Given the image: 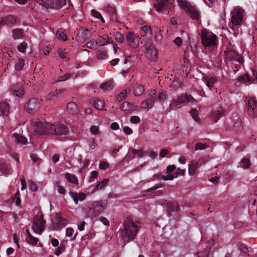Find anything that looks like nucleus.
<instances>
[{
    "label": "nucleus",
    "mask_w": 257,
    "mask_h": 257,
    "mask_svg": "<svg viewBox=\"0 0 257 257\" xmlns=\"http://www.w3.org/2000/svg\"><path fill=\"white\" fill-rule=\"evenodd\" d=\"M139 221L136 219L130 217L125 220L123 226L119 230V236L126 244L133 241L139 230Z\"/></svg>",
    "instance_id": "1"
},
{
    "label": "nucleus",
    "mask_w": 257,
    "mask_h": 257,
    "mask_svg": "<svg viewBox=\"0 0 257 257\" xmlns=\"http://www.w3.org/2000/svg\"><path fill=\"white\" fill-rule=\"evenodd\" d=\"M33 127L34 133L38 135H51L53 131V124L44 120H37Z\"/></svg>",
    "instance_id": "2"
},
{
    "label": "nucleus",
    "mask_w": 257,
    "mask_h": 257,
    "mask_svg": "<svg viewBox=\"0 0 257 257\" xmlns=\"http://www.w3.org/2000/svg\"><path fill=\"white\" fill-rule=\"evenodd\" d=\"M52 130V133L51 135H54L59 140L70 138L69 128L63 124L59 123L57 125L53 124Z\"/></svg>",
    "instance_id": "3"
},
{
    "label": "nucleus",
    "mask_w": 257,
    "mask_h": 257,
    "mask_svg": "<svg viewBox=\"0 0 257 257\" xmlns=\"http://www.w3.org/2000/svg\"><path fill=\"white\" fill-rule=\"evenodd\" d=\"M201 38L203 44L206 47L217 46V36L206 29L201 30Z\"/></svg>",
    "instance_id": "4"
},
{
    "label": "nucleus",
    "mask_w": 257,
    "mask_h": 257,
    "mask_svg": "<svg viewBox=\"0 0 257 257\" xmlns=\"http://www.w3.org/2000/svg\"><path fill=\"white\" fill-rule=\"evenodd\" d=\"M36 2L47 9L59 10L65 4V0H35Z\"/></svg>",
    "instance_id": "5"
},
{
    "label": "nucleus",
    "mask_w": 257,
    "mask_h": 257,
    "mask_svg": "<svg viewBox=\"0 0 257 257\" xmlns=\"http://www.w3.org/2000/svg\"><path fill=\"white\" fill-rule=\"evenodd\" d=\"M195 99L189 94H181L179 95L176 99H173L170 104V107L171 108H180V105L186 102H192L194 101Z\"/></svg>",
    "instance_id": "6"
},
{
    "label": "nucleus",
    "mask_w": 257,
    "mask_h": 257,
    "mask_svg": "<svg viewBox=\"0 0 257 257\" xmlns=\"http://www.w3.org/2000/svg\"><path fill=\"white\" fill-rule=\"evenodd\" d=\"M42 100L33 97L25 104L24 110L29 113H34L37 112L41 107Z\"/></svg>",
    "instance_id": "7"
},
{
    "label": "nucleus",
    "mask_w": 257,
    "mask_h": 257,
    "mask_svg": "<svg viewBox=\"0 0 257 257\" xmlns=\"http://www.w3.org/2000/svg\"><path fill=\"white\" fill-rule=\"evenodd\" d=\"M244 10L239 7H234L231 12V22L233 25L241 24L243 20Z\"/></svg>",
    "instance_id": "8"
},
{
    "label": "nucleus",
    "mask_w": 257,
    "mask_h": 257,
    "mask_svg": "<svg viewBox=\"0 0 257 257\" xmlns=\"http://www.w3.org/2000/svg\"><path fill=\"white\" fill-rule=\"evenodd\" d=\"M46 221L42 215L34 218L32 229L35 233L41 234L45 229Z\"/></svg>",
    "instance_id": "9"
},
{
    "label": "nucleus",
    "mask_w": 257,
    "mask_h": 257,
    "mask_svg": "<svg viewBox=\"0 0 257 257\" xmlns=\"http://www.w3.org/2000/svg\"><path fill=\"white\" fill-rule=\"evenodd\" d=\"M173 7V4L168 0H159L155 4L156 10L163 14H168Z\"/></svg>",
    "instance_id": "10"
},
{
    "label": "nucleus",
    "mask_w": 257,
    "mask_h": 257,
    "mask_svg": "<svg viewBox=\"0 0 257 257\" xmlns=\"http://www.w3.org/2000/svg\"><path fill=\"white\" fill-rule=\"evenodd\" d=\"M246 111L251 117L257 116V100L255 98H251L248 100Z\"/></svg>",
    "instance_id": "11"
},
{
    "label": "nucleus",
    "mask_w": 257,
    "mask_h": 257,
    "mask_svg": "<svg viewBox=\"0 0 257 257\" xmlns=\"http://www.w3.org/2000/svg\"><path fill=\"white\" fill-rule=\"evenodd\" d=\"M67 223V220L61 216L56 214V216L52 220V227L54 230H58L63 228Z\"/></svg>",
    "instance_id": "12"
},
{
    "label": "nucleus",
    "mask_w": 257,
    "mask_h": 257,
    "mask_svg": "<svg viewBox=\"0 0 257 257\" xmlns=\"http://www.w3.org/2000/svg\"><path fill=\"white\" fill-rule=\"evenodd\" d=\"M202 80L205 83L206 85L209 88V90H212L218 80L215 75H207L204 76Z\"/></svg>",
    "instance_id": "13"
},
{
    "label": "nucleus",
    "mask_w": 257,
    "mask_h": 257,
    "mask_svg": "<svg viewBox=\"0 0 257 257\" xmlns=\"http://www.w3.org/2000/svg\"><path fill=\"white\" fill-rule=\"evenodd\" d=\"M225 115L224 110L222 107H218L213 110L210 115V117L214 122H217L218 120L224 116Z\"/></svg>",
    "instance_id": "14"
},
{
    "label": "nucleus",
    "mask_w": 257,
    "mask_h": 257,
    "mask_svg": "<svg viewBox=\"0 0 257 257\" xmlns=\"http://www.w3.org/2000/svg\"><path fill=\"white\" fill-rule=\"evenodd\" d=\"M155 94V90H152L149 94L148 99L144 101L142 103V108L143 109H147L151 108L154 105V96Z\"/></svg>",
    "instance_id": "15"
},
{
    "label": "nucleus",
    "mask_w": 257,
    "mask_h": 257,
    "mask_svg": "<svg viewBox=\"0 0 257 257\" xmlns=\"http://www.w3.org/2000/svg\"><path fill=\"white\" fill-rule=\"evenodd\" d=\"M158 50L151 45H148L146 48L147 57L151 60L155 61L157 59Z\"/></svg>",
    "instance_id": "16"
},
{
    "label": "nucleus",
    "mask_w": 257,
    "mask_h": 257,
    "mask_svg": "<svg viewBox=\"0 0 257 257\" xmlns=\"http://www.w3.org/2000/svg\"><path fill=\"white\" fill-rule=\"evenodd\" d=\"M69 194L76 204L79 201H83L86 198V194L83 192H69Z\"/></svg>",
    "instance_id": "17"
},
{
    "label": "nucleus",
    "mask_w": 257,
    "mask_h": 257,
    "mask_svg": "<svg viewBox=\"0 0 257 257\" xmlns=\"http://www.w3.org/2000/svg\"><path fill=\"white\" fill-rule=\"evenodd\" d=\"M201 166L199 161L193 160L191 161L189 165L188 172L189 175H193L198 169Z\"/></svg>",
    "instance_id": "18"
},
{
    "label": "nucleus",
    "mask_w": 257,
    "mask_h": 257,
    "mask_svg": "<svg viewBox=\"0 0 257 257\" xmlns=\"http://www.w3.org/2000/svg\"><path fill=\"white\" fill-rule=\"evenodd\" d=\"M186 13L192 20L196 21H198L199 20L200 14L195 7L192 6L189 11Z\"/></svg>",
    "instance_id": "19"
},
{
    "label": "nucleus",
    "mask_w": 257,
    "mask_h": 257,
    "mask_svg": "<svg viewBox=\"0 0 257 257\" xmlns=\"http://www.w3.org/2000/svg\"><path fill=\"white\" fill-rule=\"evenodd\" d=\"M98 45L100 46H103L112 43L111 38L107 35H103L99 37L97 40Z\"/></svg>",
    "instance_id": "20"
},
{
    "label": "nucleus",
    "mask_w": 257,
    "mask_h": 257,
    "mask_svg": "<svg viewBox=\"0 0 257 257\" xmlns=\"http://www.w3.org/2000/svg\"><path fill=\"white\" fill-rule=\"evenodd\" d=\"M126 40L131 44H133L134 46H137L139 44L140 38L132 32H129L126 37Z\"/></svg>",
    "instance_id": "21"
},
{
    "label": "nucleus",
    "mask_w": 257,
    "mask_h": 257,
    "mask_svg": "<svg viewBox=\"0 0 257 257\" xmlns=\"http://www.w3.org/2000/svg\"><path fill=\"white\" fill-rule=\"evenodd\" d=\"M74 151H67L65 155L64 156V160L66 162L68 163L70 166H73L75 163L74 160Z\"/></svg>",
    "instance_id": "22"
},
{
    "label": "nucleus",
    "mask_w": 257,
    "mask_h": 257,
    "mask_svg": "<svg viewBox=\"0 0 257 257\" xmlns=\"http://www.w3.org/2000/svg\"><path fill=\"white\" fill-rule=\"evenodd\" d=\"M230 122H233L231 119L227 120L226 121V124H228L229 128H233L235 131H238L241 127V120L237 118L236 119L234 120L233 124L229 125Z\"/></svg>",
    "instance_id": "23"
},
{
    "label": "nucleus",
    "mask_w": 257,
    "mask_h": 257,
    "mask_svg": "<svg viewBox=\"0 0 257 257\" xmlns=\"http://www.w3.org/2000/svg\"><path fill=\"white\" fill-rule=\"evenodd\" d=\"M108 57L107 51L105 48H100L96 52V58L99 60H105Z\"/></svg>",
    "instance_id": "24"
},
{
    "label": "nucleus",
    "mask_w": 257,
    "mask_h": 257,
    "mask_svg": "<svg viewBox=\"0 0 257 257\" xmlns=\"http://www.w3.org/2000/svg\"><path fill=\"white\" fill-rule=\"evenodd\" d=\"M141 35L142 37H146L148 39H150L152 36L151 27L149 26H145L142 27Z\"/></svg>",
    "instance_id": "25"
},
{
    "label": "nucleus",
    "mask_w": 257,
    "mask_h": 257,
    "mask_svg": "<svg viewBox=\"0 0 257 257\" xmlns=\"http://www.w3.org/2000/svg\"><path fill=\"white\" fill-rule=\"evenodd\" d=\"M67 110L69 113L72 114H76L78 112L77 105L73 102H69L67 104Z\"/></svg>",
    "instance_id": "26"
},
{
    "label": "nucleus",
    "mask_w": 257,
    "mask_h": 257,
    "mask_svg": "<svg viewBox=\"0 0 257 257\" xmlns=\"http://www.w3.org/2000/svg\"><path fill=\"white\" fill-rule=\"evenodd\" d=\"M66 179L68 182L74 185H77L78 184V180L76 175L69 173H66L65 174Z\"/></svg>",
    "instance_id": "27"
},
{
    "label": "nucleus",
    "mask_w": 257,
    "mask_h": 257,
    "mask_svg": "<svg viewBox=\"0 0 257 257\" xmlns=\"http://www.w3.org/2000/svg\"><path fill=\"white\" fill-rule=\"evenodd\" d=\"M0 111L5 116H8L10 113V107L8 103L2 102L0 103Z\"/></svg>",
    "instance_id": "28"
},
{
    "label": "nucleus",
    "mask_w": 257,
    "mask_h": 257,
    "mask_svg": "<svg viewBox=\"0 0 257 257\" xmlns=\"http://www.w3.org/2000/svg\"><path fill=\"white\" fill-rule=\"evenodd\" d=\"M109 180V179H104L102 181L99 182L94 187L93 192H96L98 190H103L107 186Z\"/></svg>",
    "instance_id": "29"
},
{
    "label": "nucleus",
    "mask_w": 257,
    "mask_h": 257,
    "mask_svg": "<svg viewBox=\"0 0 257 257\" xmlns=\"http://www.w3.org/2000/svg\"><path fill=\"white\" fill-rule=\"evenodd\" d=\"M13 37L14 40L22 39L24 37L23 31L22 29H16L12 31Z\"/></svg>",
    "instance_id": "30"
},
{
    "label": "nucleus",
    "mask_w": 257,
    "mask_h": 257,
    "mask_svg": "<svg viewBox=\"0 0 257 257\" xmlns=\"http://www.w3.org/2000/svg\"><path fill=\"white\" fill-rule=\"evenodd\" d=\"M93 208L95 215H97L102 212L103 205L99 202H95L93 204Z\"/></svg>",
    "instance_id": "31"
},
{
    "label": "nucleus",
    "mask_w": 257,
    "mask_h": 257,
    "mask_svg": "<svg viewBox=\"0 0 257 257\" xmlns=\"http://www.w3.org/2000/svg\"><path fill=\"white\" fill-rule=\"evenodd\" d=\"M177 2L179 6L181 8L184 9L185 12L188 11L192 6L189 3H188L184 0H177Z\"/></svg>",
    "instance_id": "32"
},
{
    "label": "nucleus",
    "mask_w": 257,
    "mask_h": 257,
    "mask_svg": "<svg viewBox=\"0 0 257 257\" xmlns=\"http://www.w3.org/2000/svg\"><path fill=\"white\" fill-rule=\"evenodd\" d=\"M13 136L17 144L19 145H25L27 144V140L25 137L18 135L16 133H14Z\"/></svg>",
    "instance_id": "33"
},
{
    "label": "nucleus",
    "mask_w": 257,
    "mask_h": 257,
    "mask_svg": "<svg viewBox=\"0 0 257 257\" xmlns=\"http://www.w3.org/2000/svg\"><path fill=\"white\" fill-rule=\"evenodd\" d=\"M251 165L250 160L247 158H243L240 161L239 166L243 169H247Z\"/></svg>",
    "instance_id": "34"
},
{
    "label": "nucleus",
    "mask_w": 257,
    "mask_h": 257,
    "mask_svg": "<svg viewBox=\"0 0 257 257\" xmlns=\"http://www.w3.org/2000/svg\"><path fill=\"white\" fill-rule=\"evenodd\" d=\"M10 94L15 97H21L24 95V91L23 89H15L11 88Z\"/></svg>",
    "instance_id": "35"
},
{
    "label": "nucleus",
    "mask_w": 257,
    "mask_h": 257,
    "mask_svg": "<svg viewBox=\"0 0 257 257\" xmlns=\"http://www.w3.org/2000/svg\"><path fill=\"white\" fill-rule=\"evenodd\" d=\"M93 104L95 108L98 110H102L104 107V101L100 99H94Z\"/></svg>",
    "instance_id": "36"
},
{
    "label": "nucleus",
    "mask_w": 257,
    "mask_h": 257,
    "mask_svg": "<svg viewBox=\"0 0 257 257\" xmlns=\"http://www.w3.org/2000/svg\"><path fill=\"white\" fill-rule=\"evenodd\" d=\"M226 58L229 60H236L237 53L234 50H229L226 52Z\"/></svg>",
    "instance_id": "37"
},
{
    "label": "nucleus",
    "mask_w": 257,
    "mask_h": 257,
    "mask_svg": "<svg viewBox=\"0 0 257 257\" xmlns=\"http://www.w3.org/2000/svg\"><path fill=\"white\" fill-rule=\"evenodd\" d=\"M144 92V89L143 86L141 85H136L134 89V94L135 95L139 96L143 94Z\"/></svg>",
    "instance_id": "38"
},
{
    "label": "nucleus",
    "mask_w": 257,
    "mask_h": 257,
    "mask_svg": "<svg viewBox=\"0 0 257 257\" xmlns=\"http://www.w3.org/2000/svg\"><path fill=\"white\" fill-rule=\"evenodd\" d=\"M190 114L195 121L198 123H200V118L199 116V112L198 110L195 108H193L190 111Z\"/></svg>",
    "instance_id": "39"
},
{
    "label": "nucleus",
    "mask_w": 257,
    "mask_h": 257,
    "mask_svg": "<svg viewBox=\"0 0 257 257\" xmlns=\"http://www.w3.org/2000/svg\"><path fill=\"white\" fill-rule=\"evenodd\" d=\"M133 108L132 104L127 101L123 102L120 107V109L122 111H129L132 110Z\"/></svg>",
    "instance_id": "40"
},
{
    "label": "nucleus",
    "mask_w": 257,
    "mask_h": 257,
    "mask_svg": "<svg viewBox=\"0 0 257 257\" xmlns=\"http://www.w3.org/2000/svg\"><path fill=\"white\" fill-rule=\"evenodd\" d=\"M26 241L30 244L36 246L38 242V239L32 235L30 236L26 237Z\"/></svg>",
    "instance_id": "41"
},
{
    "label": "nucleus",
    "mask_w": 257,
    "mask_h": 257,
    "mask_svg": "<svg viewBox=\"0 0 257 257\" xmlns=\"http://www.w3.org/2000/svg\"><path fill=\"white\" fill-rule=\"evenodd\" d=\"M25 65V60L22 58H19L15 64V69L18 71L21 70Z\"/></svg>",
    "instance_id": "42"
},
{
    "label": "nucleus",
    "mask_w": 257,
    "mask_h": 257,
    "mask_svg": "<svg viewBox=\"0 0 257 257\" xmlns=\"http://www.w3.org/2000/svg\"><path fill=\"white\" fill-rule=\"evenodd\" d=\"M57 38L60 40L66 41L67 37L62 30H59L56 33Z\"/></svg>",
    "instance_id": "43"
},
{
    "label": "nucleus",
    "mask_w": 257,
    "mask_h": 257,
    "mask_svg": "<svg viewBox=\"0 0 257 257\" xmlns=\"http://www.w3.org/2000/svg\"><path fill=\"white\" fill-rule=\"evenodd\" d=\"M113 84V81H109L105 83L102 84L100 86V88L103 90H106L107 89H109L111 88Z\"/></svg>",
    "instance_id": "44"
},
{
    "label": "nucleus",
    "mask_w": 257,
    "mask_h": 257,
    "mask_svg": "<svg viewBox=\"0 0 257 257\" xmlns=\"http://www.w3.org/2000/svg\"><path fill=\"white\" fill-rule=\"evenodd\" d=\"M4 21L7 24H14L16 22V19L12 16H9L5 18Z\"/></svg>",
    "instance_id": "45"
},
{
    "label": "nucleus",
    "mask_w": 257,
    "mask_h": 257,
    "mask_svg": "<svg viewBox=\"0 0 257 257\" xmlns=\"http://www.w3.org/2000/svg\"><path fill=\"white\" fill-rule=\"evenodd\" d=\"M177 177V174L175 175H174V173L168 174L166 175H163L161 176V178L164 181L172 180L174 178H176Z\"/></svg>",
    "instance_id": "46"
},
{
    "label": "nucleus",
    "mask_w": 257,
    "mask_h": 257,
    "mask_svg": "<svg viewBox=\"0 0 257 257\" xmlns=\"http://www.w3.org/2000/svg\"><path fill=\"white\" fill-rule=\"evenodd\" d=\"M132 153L134 155H137L139 158H143L145 155V152L142 149H133Z\"/></svg>",
    "instance_id": "47"
},
{
    "label": "nucleus",
    "mask_w": 257,
    "mask_h": 257,
    "mask_svg": "<svg viewBox=\"0 0 257 257\" xmlns=\"http://www.w3.org/2000/svg\"><path fill=\"white\" fill-rule=\"evenodd\" d=\"M27 48V43L23 42L21 43L18 46V50L20 52L24 53L26 52V49Z\"/></svg>",
    "instance_id": "48"
},
{
    "label": "nucleus",
    "mask_w": 257,
    "mask_h": 257,
    "mask_svg": "<svg viewBox=\"0 0 257 257\" xmlns=\"http://www.w3.org/2000/svg\"><path fill=\"white\" fill-rule=\"evenodd\" d=\"M97 45H98L97 41H95L93 40H90L86 44V47L90 49H95Z\"/></svg>",
    "instance_id": "49"
},
{
    "label": "nucleus",
    "mask_w": 257,
    "mask_h": 257,
    "mask_svg": "<svg viewBox=\"0 0 257 257\" xmlns=\"http://www.w3.org/2000/svg\"><path fill=\"white\" fill-rule=\"evenodd\" d=\"M58 54L59 56L63 59H69L68 54L67 52L65 51V49H60L58 50Z\"/></svg>",
    "instance_id": "50"
},
{
    "label": "nucleus",
    "mask_w": 257,
    "mask_h": 257,
    "mask_svg": "<svg viewBox=\"0 0 257 257\" xmlns=\"http://www.w3.org/2000/svg\"><path fill=\"white\" fill-rule=\"evenodd\" d=\"M58 97L57 92H51L46 96V100L48 101L53 100Z\"/></svg>",
    "instance_id": "51"
},
{
    "label": "nucleus",
    "mask_w": 257,
    "mask_h": 257,
    "mask_svg": "<svg viewBox=\"0 0 257 257\" xmlns=\"http://www.w3.org/2000/svg\"><path fill=\"white\" fill-rule=\"evenodd\" d=\"M82 158L83 157L81 154H78L75 156L74 160L75 161V163L74 165L80 167L82 164Z\"/></svg>",
    "instance_id": "52"
},
{
    "label": "nucleus",
    "mask_w": 257,
    "mask_h": 257,
    "mask_svg": "<svg viewBox=\"0 0 257 257\" xmlns=\"http://www.w3.org/2000/svg\"><path fill=\"white\" fill-rule=\"evenodd\" d=\"M248 81V77L246 75H242L239 76L235 82V84H237V82L245 83Z\"/></svg>",
    "instance_id": "53"
},
{
    "label": "nucleus",
    "mask_w": 257,
    "mask_h": 257,
    "mask_svg": "<svg viewBox=\"0 0 257 257\" xmlns=\"http://www.w3.org/2000/svg\"><path fill=\"white\" fill-rule=\"evenodd\" d=\"M90 132L92 135H97L99 133V128L98 126L93 125L90 127Z\"/></svg>",
    "instance_id": "54"
},
{
    "label": "nucleus",
    "mask_w": 257,
    "mask_h": 257,
    "mask_svg": "<svg viewBox=\"0 0 257 257\" xmlns=\"http://www.w3.org/2000/svg\"><path fill=\"white\" fill-rule=\"evenodd\" d=\"M3 170L4 173L7 174H11L13 172L12 168L10 165L6 164L3 167Z\"/></svg>",
    "instance_id": "55"
},
{
    "label": "nucleus",
    "mask_w": 257,
    "mask_h": 257,
    "mask_svg": "<svg viewBox=\"0 0 257 257\" xmlns=\"http://www.w3.org/2000/svg\"><path fill=\"white\" fill-rule=\"evenodd\" d=\"M28 183L29 188L32 192H34L37 191V186L35 182H34L33 181H29Z\"/></svg>",
    "instance_id": "56"
},
{
    "label": "nucleus",
    "mask_w": 257,
    "mask_h": 257,
    "mask_svg": "<svg viewBox=\"0 0 257 257\" xmlns=\"http://www.w3.org/2000/svg\"><path fill=\"white\" fill-rule=\"evenodd\" d=\"M72 74L70 73H67L65 74L64 75L61 76L58 78V81L61 82L64 81L68 80L71 76Z\"/></svg>",
    "instance_id": "57"
},
{
    "label": "nucleus",
    "mask_w": 257,
    "mask_h": 257,
    "mask_svg": "<svg viewBox=\"0 0 257 257\" xmlns=\"http://www.w3.org/2000/svg\"><path fill=\"white\" fill-rule=\"evenodd\" d=\"M130 121L132 123L137 124L140 122V118L138 116L133 115L130 117Z\"/></svg>",
    "instance_id": "58"
},
{
    "label": "nucleus",
    "mask_w": 257,
    "mask_h": 257,
    "mask_svg": "<svg viewBox=\"0 0 257 257\" xmlns=\"http://www.w3.org/2000/svg\"><path fill=\"white\" fill-rule=\"evenodd\" d=\"M115 38L119 43H122L123 41V36L120 33L116 32L115 34Z\"/></svg>",
    "instance_id": "59"
},
{
    "label": "nucleus",
    "mask_w": 257,
    "mask_h": 257,
    "mask_svg": "<svg viewBox=\"0 0 257 257\" xmlns=\"http://www.w3.org/2000/svg\"><path fill=\"white\" fill-rule=\"evenodd\" d=\"M126 91L124 90L123 92H121L119 93L117 97V100L118 101H122L124 98L126 96Z\"/></svg>",
    "instance_id": "60"
},
{
    "label": "nucleus",
    "mask_w": 257,
    "mask_h": 257,
    "mask_svg": "<svg viewBox=\"0 0 257 257\" xmlns=\"http://www.w3.org/2000/svg\"><path fill=\"white\" fill-rule=\"evenodd\" d=\"M206 146L204 145H203L202 143H198L196 144L195 147V150L198 151V150H203L206 148Z\"/></svg>",
    "instance_id": "61"
},
{
    "label": "nucleus",
    "mask_w": 257,
    "mask_h": 257,
    "mask_svg": "<svg viewBox=\"0 0 257 257\" xmlns=\"http://www.w3.org/2000/svg\"><path fill=\"white\" fill-rule=\"evenodd\" d=\"M91 14L93 17L97 19L99 18H102V15H101V14L97 12L95 10H92L91 11Z\"/></svg>",
    "instance_id": "62"
},
{
    "label": "nucleus",
    "mask_w": 257,
    "mask_h": 257,
    "mask_svg": "<svg viewBox=\"0 0 257 257\" xmlns=\"http://www.w3.org/2000/svg\"><path fill=\"white\" fill-rule=\"evenodd\" d=\"M109 167V164L105 162H100L99 168L103 170L107 169Z\"/></svg>",
    "instance_id": "63"
},
{
    "label": "nucleus",
    "mask_w": 257,
    "mask_h": 257,
    "mask_svg": "<svg viewBox=\"0 0 257 257\" xmlns=\"http://www.w3.org/2000/svg\"><path fill=\"white\" fill-rule=\"evenodd\" d=\"M64 247L62 246H60L55 249V251H54V254L58 256L62 253V252L64 251Z\"/></svg>",
    "instance_id": "64"
}]
</instances>
